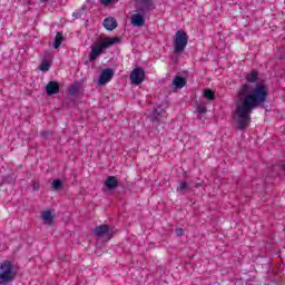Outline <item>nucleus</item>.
<instances>
[{
    "label": "nucleus",
    "mask_w": 285,
    "mask_h": 285,
    "mask_svg": "<svg viewBox=\"0 0 285 285\" xmlns=\"http://www.w3.org/2000/svg\"><path fill=\"white\" fill-rule=\"evenodd\" d=\"M83 12H86V8H81L79 10L75 11L72 13V17H75V19H81V16L83 14Z\"/></svg>",
    "instance_id": "6ab92c4d"
},
{
    "label": "nucleus",
    "mask_w": 285,
    "mask_h": 285,
    "mask_svg": "<svg viewBox=\"0 0 285 285\" xmlns=\"http://www.w3.org/2000/svg\"><path fill=\"white\" fill-rule=\"evenodd\" d=\"M117 0H100L102 6H110V3H115Z\"/></svg>",
    "instance_id": "393cba45"
},
{
    "label": "nucleus",
    "mask_w": 285,
    "mask_h": 285,
    "mask_svg": "<svg viewBox=\"0 0 285 285\" xmlns=\"http://www.w3.org/2000/svg\"><path fill=\"white\" fill-rule=\"evenodd\" d=\"M33 190H39V183L33 184Z\"/></svg>",
    "instance_id": "bb28decb"
},
{
    "label": "nucleus",
    "mask_w": 285,
    "mask_h": 285,
    "mask_svg": "<svg viewBox=\"0 0 285 285\" xmlns=\"http://www.w3.org/2000/svg\"><path fill=\"white\" fill-rule=\"evenodd\" d=\"M17 274L12 271V263L10 261H4L0 263V282L2 284H10L13 282Z\"/></svg>",
    "instance_id": "20e7f679"
},
{
    "label": "nucleus",
    "mask_w": 285,
    "mask_h": 285,
    "mask_svg": "<svg viewBox=\"0 0 285 285\" xmlns=\"http://www.w3.org/2000/svg\"><path fill=\"white\" fill-rule=\"evenodd\" d=\"M92 233L96 235V237H99V239H102V237H108V239H111L112 235H115V232H112L110 226L106 224L96 226Z\"/></svg>",
    "instance_id": "423d86ee"
},
{
    "label": "nucleus",
    "mask_w": 285,
    "mask_h": 285,
    "mask_svg": "<svg viewBox=\"0 0 285 285\" xmlns=\"http://www.w3.org/2000/svg\"><path fill=\"white\" fill-rule=\"evenodd\" d=\"M42 3H46V2H48V1H50V0H40Z\"/></svg>",
    "instance_id": "c85d7f7f"
},
{
    "label": "nucleus",
    "mask_w": 285,
    "mask_h": 285,
    "mask_svg": "<svg viewBox=\"0 0 285 285\" xmlns=\"http://www.w3.org/2000/svg\"><path fill=\"white\" fill-rule=\"evenodd\" d=\"M247 82L239 86L234 99L235 110L233 117L238 130H245L250 126V115L256 108H262L268 99V87L264 82H257L259 72L253 69L245 76ZM250 83H256L255 87Z\"/></svg>",
    "instance_id": "f257e3e1"
},
{
    "label": "nucleus",
    "mask_w": 285,
    "mask_h": 285,
    "mask_svg": "<svg viewBox=\"0 0 285 285\" xmlns=\"http://www.w3.org/2000/svg\"><path fill=\"white\" fill-rule=\"evenodd\" d=\"M43 60L46 61H52V52L46 51L43 56Z\"/></svg>",
    "instance_id": "412c9836"
},
{
    "label": "nucleus",
    "mask_w": 285,
    "mask_h": 285,
    "mask_svg": "<svg viewBox=\"0 0 285 285\" xmlns=\"http://www.w3.org/2000/svg\"><path fill=\"white\" fill-rule=\"evenodd\" d=\"M41 219H42L43 224H47V226H52V224L55 222V215L52 214L51 210H45V212H42Z\"/></svg>",
    "instance_id": "f8f14e48"
},
{
    "label": "nucleus",
    "mask_w": 285,
    "mask_h": 285,
    "mask_svg": "<svg viewBox=\"0 0 285 285\" xmlns=\"http://www.w3.org/2000/svg\"><path fill=\"white\" fill-rule=\"evenodd\" d=\"M166 115V110L164 108L158 107L157 109H154L153 112L149 115L150 121H160L161 117Z\"/></svg>",
    "instance_id": "9d476101"
},
{
    "label": "nucleus",
    "mask_w": 285,
    "mask_h": 285,
    "mask_svg": "<svg viewBox=\"0 0 285 285\" xmlns=\"http://www.w3.org/2000/svg\"><path fill=\"white\" fill-rule=\"evenodd\" d=\"M129 79L134 86H139L146 79V71L141 67H137L131 71Z\"/></svg>",
    "instance_id": "0eeeda50"
},
{
    "label": "nucleus",
    "mask_w": 285,
    "mask_h": 285,
    "mask_svg": "<svg viewBox=\"0 0 285 285\" xmlns=\"http://www.w3.org/2000/svg\"><path fill=\"white\" fill-rule=\"evenodd\" d=\"M49 135H52V132L51 131H48V130H45V131H41L40 132V136L43 138V139H48V136Z\"/></svg>",
    "instance_id": "5701e85b"
},
{
    "label": "nucleus",
    "mask_w": 285,
    "mask_h": 285,
    "mask_svg": "<svg viewBox=\"0 0 285 285\" xmlns=\"http://www.w3.org/2000/svg\"><path fill=\"white\" fill-rule=\"evenodd\" d=\"M155 10V0H140V6L138 7V13L131 16V26L135 28H141L146 23V16L148 12Z\"/></svg>",
    "instance_id": "f03ea898"
},
{
    "label": "nucleus",
    "mask_w": 285,
    "mask_h": 285,
    "mask_svg": "<svg viewBox=\"0 0 285 285\" xmlns=\"http://www.w3.org/2000/svg\"><path fill=\"white\" fill-rule=\"evenodd\" d=\"M199 186H202V184H196V185H195V188H199Z\"/></svg>",
    "instance_id": "cd10ccee"
},
{
    "label": "nucleus",
    "mask_w": 285,
    "mask_h": 285,
    "mask_svg": "<svg viewBox=\"0 0 285 285\" xmlns=\"http://www.w3.org/2000/svg\"><path fill=\"white\" fill-rule=\"evenodd\" d=\"M117 43H121V38H106L100 46H92L89 53V61H97V59L104 55V50H106V48H110Z\"/></svg>",
    "instance_id": "7ed1b4c3"
},
{
    "label": "nucleus",
    "mask_w": 285,
    "mask_h": 285,
    "mask_svg": "<svg viewBox=\"0 0 285 285\" xmlns=\"http://www.w3.org/2000/svg\"><path fill=\"white\" fill-rule=\"evenodd\" d=\"M188 46V33L184 30H178L174 37V52L179 55L184 52Z\"/></svg>",
    "instance_id": "39448f33"
},
{
    "label": "nucleus",
    "mask_w": 285,
    "mask_h": 285,
    "mask_svg": "<svg viewBox=\"0 0 285 285\" xmlns=\"http://www.w3.org/2000/svg\"><path fill=\"white\" fill-rule=\"evenodd\" d=\"M206 107L204 105H198L197 106V111L199 112V115H204L206 114Z\"/></svg>",
    "instance_id": "4be33fe9"
},
{
    "label": "nucleus",
    "mask_w": 285,
    "mask_h": 285,
    "mask_svg": "<svg viewBox=\"0 0 285 285\" xmlns=\"http://www.w3.org/2000/svg\"><path fill=\"white\" fill-rule=\"evenodd\" d=\"M50 66H52L51 60H42V63L40 65L39 70H41L42 72H48V70H50Z\"/></svg>",
    "instance_id": "dca6fc26"
},
{
    "label": "nucleus",
    "mask_w": 285,
    "mask_h": 285,
    "mask_svg": "<svg viewBox=\"0 0 285 285\" xmlns=\"http://www.w3.org/2000/svg\"><path fill=\"white\" fill-rule=\"evenodd\" d=\"M105 186L108 188V190H115L119 186V180L115 176H109L105 180Z\"/></svg>",
    "instance_id": "9b49d317"
},
{
    "label": "nucleus",
    "mask_w": 285,
    "mask_h": 285,
    "mask_svg": "<svg viewBox=\"0 0 285 285\" xmlns=\"http://www.w3.org/2000/svg\"><path fill=\"white\" fill-rule=\"evenodd\" d=\"M60 88L61 85L58 81H49L46 86V92L49 97H52V95H58Z\"/></svg>",
    "instance_id": "1a4fd4ad"
},
{
    "label": "nucleus",
    "mask_w": 285,
    "mask_h": 285,
    "mask_svg": "<svg viewBox=\"0 0 285 285\" xmlns=\"http://www.w3.org/2000/svg\"><path fill=\"white\" fill-rule=\"evenodd\" d=\"M102 26L106 28V30L112 31L115 28H117V20H115L112 17L106 18Z\"/></svg>",
    "instance_id": "ddd939ff"
},
{
    "label": "nucleus",
    "mask_w": 285,
    "mask_h": 285,
    "mask_svg": "<svg viewBox=\"0 0 285 285\" xmlns=\"http://www.w3.org/2000/svg\"><path fill=\"white\" fill-rule=\"evenodd\" d=\"M77 92H79V88L78 87L69 88V95H77Z\"/></svg>",
    "instance_id": "b1692460"
},
{
    "label": "nucleus",
    "mask_w": 285,
    "mask_h": 285,
    "mask_svg": "<svg viewBox=\"0 0 285 285\" xmlns=\"http://www.w3.org/2000/svg\"><path fill=\"white\" fill-rule=\"evenodd\" d=\"M204 97H205V99H208V101H215V91H213L210 89H205Z\"/></svg>",
    "instance_id": "f3484780"
},
{
    "label": "nucleus",
    "mask_w": 285,
    "mask_h": 285,
    "mask_svg": "<svg viewBox=\"0 0 285 285\" xmlns=\"http://www.w3.org/2000/svg\"><path fill=\"white\" fill-rule=\"evenodd\" d=\"M115 77V70L107 68L104 69L98 78L99 86H106Z\"/></svg>",
    "instance_id": "6e6552de"
},
{
    "label": "nucleus",
    "mask_w": 285,
    "mask_h": 285,
    "mask_svg": "<svg viewBox=\"0 0 285 285\" xmlns=\"http://www.w3.org/2000/svg\"><path fill=\"white\" fill-rule=\"evenodd\" d=\"M176 235H177V237L184 236V229L183 228H177L176 229Z\"/></svg>",
    "instance_id": "a878e982"
},
{
    "label": "nucleus",
    "mask_w": 285,
    "mask_h": 285,
    "mask_svg": "<svg viewBox=\"0 0 285 285\" xmlns=\"http://www.w3.org/2000/svg\"><path fill=\"white\" fill-rule=\"evenodd\" d=\"M177 190H180V193H184V190H188V183L180 181Z\"/></svg>",
    "instance_id": "aec40b11"
},
{
    "label": "nucleus",
    "mask_w": 285,
    "mask_h": 285,
    "mask_svg": "<svg viewBox=\"0 0 285 285\" xmlns=\"http://www.w3.org/2000/svg\"><path fill=\"white\" fill-rule=\"evenodd\" d=\"M61 43H63V33L58 32L56 35L55 41H53V48H59V46H61Z\"/></svg>",
    "instance_id": "2eb2a0df"
},
{
    "label": "nucleus",
    "mask_w": 285,
    "mask_h": 285,
    "mask_svg": "<svg viewBox=\"0 0 285 285\" xmlns=\"http://www.w3.org/2000/svg\"><path fill=\"white\" fill-rule=\"evenodd\" d=\"M174 86H176V88H184V86H186V78L177 76L174 79Z\"/></svg>",
    "instance_id": "4468645a"
},
{
    "label": "nucleus",
    "mask_w": 285,
    "mask_h": 285,
    "mask_svg": "<svg viewBox=\"0 0 285 285\" xmlns=\"http://www.w3.org/2000/svg\"><path fill=\"white\" fill-rule=\"evenodd\" d=\"M62 187H63V183L60 179H55L52 181V189L53 190H61Z\"/></svg>",
    "instance_id": "a211bd4d"
}]
</instances>
